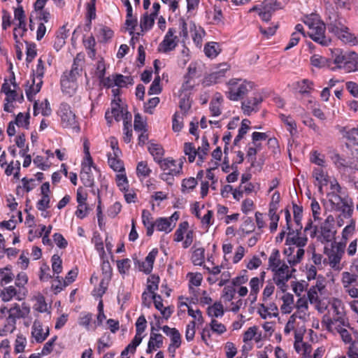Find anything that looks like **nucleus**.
<instances>
[{"mask_svg":"<svg viewBox=\"0 0 358 358\" xmlns=\"http://www.w3.org/2000/svg\"><path fill=\"white\" fill-rule=\"evenodd\" d=\"M303 22L309 29L308 35L315 42L324 46H328L331 43V38L325 35L326 25L317 15L306 16Z\"/></svg>","mask_w":358,"mask_h":358,"instance_id":"f257e3e1","label":"nucleus"},{"mask_svg":"<svg viewBox=\"0 0 358 358\" xmlns=\"http://www.w3.org/2000/svg\"><path fill=\"white\" fill-rule=\"evenodd\" d=\"M327 24L329 32L334 34L343 42L345 43H357L356 37L350 33L349 29L344 25L338 15L330 16Z\"/></svg>","mask_w":358,"mask_h":358,"instance_id":"f03ea898","label":"nucleus"},{"mask_svg":"<svg viewBox=\"0 0 358 358\" xmlns=\"http://www.w3.org/2000/svg\"><path fill=\"white\" fill-rule=\"evenodd\" d=\"M229 90L226 92L227 97L231 101H238L243 97L254 87V83L241 79L233 78L228 82Z\"/></svg>","mask_w":358,"mask_h":358,"instance_id":"7ed1b4c3","label":"nucleus"},{"mask_svg":"<svg viewBox=\"0 0 358 358\" xmlns=\"http://www.w3.org/2000/svg\"><path fill=\"white\" fill-rule=\"evenodd\" d=\"M45 73L43 61L40 58L38 60V64L36 70H33L31 74V83L27 81L26 84L25 92L27 99L32 101L33 96L40 92L43 85V77Z\"/></svg>","mask_w":358,"mask_h":358,"instance_id":"20e7f679","label":"nucleus"},{"mask_svg":"<svg viewBox=\"0 0 358 358\" xmlns=\"http://www.w3.org/2000/svg\"><path fill=\"white\" fill-rule=\"evenodd\" d=\"M345 245L341 242L331 243L330 247L325 246L324 253L327 256L330 266L336 271L341 270V260L345 252Z\"/></svg>","mask_w":358,"mask_h":358,"instance_id":"39448f33","label":"nucleus"},{"mask_svg":"<svg viewBox=\"0 0 358 358\" xmlns=\"http://www.w3.org/2000/svg\"><path fill=\"white\" fill-rule=\"evenodd\" d=\"M329 313L331 315L336 322L341 326L348 327L349 322L345 315L344 305L341 300L334 299L330 303Z\"/></svg>","mask_w":358,"mask_h":358,"instance_id":"423d86ee","label":"nucleus"},{"mask_svg":"<svg viewBox=\"0 0 358 358\" xmlns=\"http://www.w3.org/2000/svg\"><path fill=\"white\" fill-rule=\"evenodd\" d=\"M58 114L61 117V124L63 127L79 129L76 115L71 110L69 105L67 103H62L59 106Z\"/></svg>","mask_w":358,"mask_h":358,"instance_id":"0eeeda50","label":"nucleus"},{"mask_svg":"<svg viewBox=\"0 0 358 358\" xmlns=\"http://www.w3.org/2000/svg\"><path fill=\"white\" fill-rule=\"evenodd\" d=\"M262 96L259 93H254L252 97L248 98L241 103L243 113L250 115L252 112L259 110V105L262 102Z\"/></svg>","mask_w":358,"mask_h":358,"instance_id":"6e6552de","label":"nucleus"},{"mask_svg":"<svg viewBox=\"0 0 358 358\" xmlns=\"http://www.w3.org/2000/svg\"><path fill=\"white\" fill-rule=\"evenodd\" d=\"M161 327L159 324H157V329H155L154 326L151 327L150 338L148 343V348L146 350L147 353H151L152 351L156 350L157 348H160L163 345L164 337L161 334H158Z\"/></svg>","mask_w":358,"mask_h":358,"instance_id":"1a4fd4ad","label":"nucleus"},{"mask_svg":"<svg viewBox=\"0 0 358 358\" xmlns=\"http://www.w3.org/2000/svg\"><path fill=\"white\" fill-rule=\"evenodd\" d=\"M333 225H328L327 224H322L320 228V231L317 226H314V229L311 232V237H315L317 232H320V235L318 238L322 243L330 242L334 238V231L332 230Z\"/></svg>","mask_w":358,"mask_h":358,"instance_id":"9d476101","label":"nucleus"},{"mask_svg":"<svg viewBox=\"0 0 358 358\" xmlns=\"http://www.w3.org/2000/svg\"><path fill=\"white\" fill-rule=\"evenodd\" d=\"M182 160L180 159V162L178 164H176V160L168 157L162 159L159 164L163 171H167V173L171 175L177 176L182 172Z\"/></svg>","mask_w":358,"mask_h":358,"instance_id":"9b49d317","label":"nucleus"},{"mask_svg":"<svg viewBox=\"0 0 358 358\" xmlns=\"http://www.w3.org/2000/svg\"><path fill=\"white\" fill-rule=\"evenodd\" d=\"M229 69V66L227 64H220L218 70L210 73L207 76L205 77L203 83L206 85H210L212 84H215L219 80L224 77L225 73Z\"/></svg>","mask_w":358,"mask_h":358,"instance_id":"f8f14e48","label":"nucleus"},{"mask_svg":"<svg viewBox=\"0 0 358 358\" xmlns=\"http://www.w3.org/2000/svg\"><path fill=\"white\" fill-rule=\"evenodd\" d=\"M8 312L9 315L17 320L25 318L29 314L30 308L25 303H23L22 306L15 303Z\"/></svg>","mask_w":358,"mask_h":358,"instance_id":"ddd939ff","label":"nucleus"},{"mask_svg":"<svg viewBox=\"0 0 358 358\" xmlns=\"http://www.w3.org/2000/svg\"><path fill=\"white\" fill-rule=\"evenodd\" d=\"M31 334L37 343H42L49 335V328L47 327L46 331L44 333L41 322L35 320L33 324Z\"/></svg>","mask_w":358,"mask_h":358,"instance_id":"4468645a","label":"nucleus"},{"mask_svg":"<svg viewBox=\"0 0 358 358\" xmlns=\"http://www.w3.org/2000/svg\"><path fill=\"white\" fill-rule=\"evenodd\" d=\"M349 52H343L341 49H336L332 52L333 63L336 65V67L332 68L333 70L336 69H343L348 57Z\"/></svg>","mask_w":358,"mask_h":358,"instance_id":"2eb2a0df","label":"nucleus"},{"mask_svg":"<svg viewBox=\"0 0 358 358\" xmlns=\"http://www.w3.org/2000/svg\"><path fill=\"white\" fill-rule=\"evenodd\" d=\"M308 238L306 236H295L294 231L291 229L287 234L286 238V245H295L299 248L305 246L307 243Z\"/></svg>","mask_w":358,"mask_h":358,"instance_id":"dca6fc26","label":"nucleus"},{"mask_svg":"<svg viewBox=\"0 0 358 358\" xmlns=\"http://www.w3.org/2000/svg\"><path fill=\"white\" fill-rule=\"evenodd\" d=\"M313 177L315 179L319 191L322 192V187L327 185L329 182L328 176L321 168H315L313 171Z\"/></svg>","mask_w":358,"mask_h":358,"instance_id":"f3484780","label":"nucleus"},{"mask_svg":"<svg viewBox=\"0 0 358 358\" xmlns=\"http://www.w3.org/2000/svg\"><path fill=\"white\" fill-rule=\"evenodd\" d=\"M334 209L341 211L343 217L350 218L353 212V202L351 199L348 197L345 198V199Z\"/></svg>","mask_w":358,"mask_h":358,"instance_id":"a211bd4d","label":"nucleus"},{"mask_svg":"<svg viewBox=\"0 0 358 358\" xmlns=\"http://www.w3.org/2000/svg\"><path fill=\"white\" fill-rule=\"evenodd\" d=\"M111 113L117 122L120 121L122 119L124 120H131V115L128 112L124 113L123 108L116 102L112 103Z\"/></svg>","mask_w":358,"mask_h":358,"instance_id":"6ab92c4d","label":"nucleus"},{"mask_svg":"<svg viewBox=\"0 0 358 358\" xmlns=\"http://www.w3.org/2000/svg\"><path fill=\"white\" fill-rule=\"evenodd\" d=\"M80 69L79 64L76 59H75L72 65L71 70L68 73V74H65L61 80L62 86L64 87L66 84L69 83L70 81H73L76 76L79 75Z\"/></svg>","mask_w":358,"mask_h":358,"instance_id":"aec40b11","label":"nucleus"},{"mask_svg":"<svg viewBox=\"0 0 358 358\" xmlns=\"http://www.w3.org/2000/svg\"><path fill=\"white\" fill-rule=\"evenodd\" d=\"M157 254L158 250L157 248L152 249L146 257L145 261L142 263V270L145 273H150L152 271Z\"/></svg>","mask_w":358,"mask_h":358,"instance_id":"412c9836","label":"nucleus"},{"mask_svg":"<svg viewBox=\"0 0 358 358\" xmlns=\"http://www.w3.org/2000/svg\"><path fill=\"white\" fill-rule=\"evenodd\" d=\"M154 225L157 231L169 233L175 227L176 223L171 224L170 220L166 217H159L154 222Z\"/></svg>","mask_w":358,"mask_h":358,"instance_id":"4be33fe9","label":"nucleus"},{"mask_svg":"<svg viewBox=\"0 0 358 358\" xmlns=\"http://www.w3.org/2000/svg\"><path fill=\"white\" fill-rule=\"evenodd\" d=\"M108 162L110 167L115 171L124 172V163L119 159V156H115L110 153L108 154Z\"/></svg>","mask_w":358,"mask_h":358,"instance_id":"5701e85b","label":"nucleus"},{"mask_svg":"<svg viewBox=\"0 0 358 358\" xmlns=\"http://www.w3.org/2000/svg\"><path fill=\"white\" fill-rule=\"evenodd\" d=\"M148 150L150 153L153 156L154 160L157 163L159 164L161 162L162 160V158L164 154V150L160 145L151 143L148 147Z\"/></svg>","mask_w":358,"mask_h":358,"instance_id":"b1692460","label":"nucleus"},{"mask_svg":"<svg viewBox=\"0 0 358 358\" xmlns=\"http://www.w3.org/2000/svg\"><path fill=\"white\" fill-rule=\"evenodd\" d=\"M176 38L177 36H174L173 38L164 37L162 42L159 44V50L164 52H168L175 49L177 45V43L176 42Z\"/></svg>","mask_w":358,"mask_h":358,"instance_id":"393cba45","label":"nucleus"},{"mask_svg":"<svg viewBox=\"0 0 358 358\" xmlns=\"http://www.w3.org/2000/svg\"><path fill=\"white\" fill-rule=\"evenodd\" d=\"M210 148L209 143L206 136L202 138V145L201 147H199L196 150V155L198 156L199 161L201 163H203L204 159H206V155H208V152Z\"/></svg>","mask_w":358,"mask_h":358,"instance_id":"a878e982","label":"nucleus"},{"mask_svg":"<svg viewBox=\"0 0 358 358\" xmlns=\"http://www.w3.org/2000/svg\"><path fill=\"white\" fill-rule=\"evenodd\" d=\"M206 55L210 58H215L220 52V45L217 43L210 42L204 47Z\"/></svg>","mask_w":358,"mask_h":358,"instance_id":"bb28decb","label":"nucleus"},{"mask_svg":"<svg viewBox=\"0 0 358 358\" xmlns=\"http://www.w3.org/2000/svg\"><path fill=\"white\" fill-rule=\"evenodd\" d=\"M331 62L324 57L315 55L310 57V64L318 68L329 67Z\"/></svg>","mask_w":358,"mask_h":358,"instance_id":"cd10ccee","label":"nucleus"},{"mask_svg":"<svg viewBox=\"0 0 358 358\" xmlns=\"http://www.w3.org/2000/svg\"><path fill=\"white\" fill-rule=\"evenodd\" d=\"M155 16L148 15V13H145L143 17L141 20L140 27L141 29V32H144L150 29L155 22Z\"/></svg>","mask_w":358,"mask_h":358,"instance_id":"c85d7f7f","label":"nucleus"},{"mask_svg":"<svg viewBox=\"0 0 358 358\" xmlns=\"http://www.w3.org/2000/svg\"><path fill=\"white\" fill-rule=\"evenodd\" d=\"M115 85L119 87H126L127 85H133L134 79L131 76H124L122 74H116L114 78Z\"/></svg>","mask_w":358,"mask_h":358,"instance_id":"c756f323","label":"nucleus"},{"mask_svg":"<svg viewBox=\"0 0 358 358\" xmlns=\"http://www.w3.org/2000/svg\"><path fill=\"white\" fill-rule=\"evenodd\" d=\"M352 54H355V52H349L348 57L343 68L345 71L348 73L357 71V60L355 59V57H354L352 56Z\"/></svg>","mask_w":358,"mask_h":358,"instance_id":"7c9ffc66","label":"nucleus"},{"mask_svg":"<svg viewBox=\"0 0 358 358\" xmlns=\"http://www.w3.org/2000/svg\"><path fill=\"white\" fill-rule=\"evenodd\" d=\"M272 271L275 273L273 278L282 279L287 277L289 279L291 278V275L289 273V266L286 264H283L280 266H279L275 270H272Z\"/></svg>","mask_w":358,"mask_h":358,"instance_id":"2f4dec72","label":"nucleus"},{"mask_svg":"<svg viewBox=\"0 0 358 358\" xmlns=\"http://www.w3.org/2000/svg\"><path fill=\"white\" fill-rule=\"evenodd\" d=\"M207 313L210 317H217L222 316L224 315L223 306L221 303L216 302L208 308Z\"/></svg>","mask_w":358,"mask_h":358,"instance_id":"473e14b6","label":"nucleus"},{"mask_svg":"<svg viewBox=\"0 0 358 358\" xmlns=\"http://www.w3.org/2000/svg\"><path fill=\"white\" fill-rule=\"evenodd\" d=\"M280 252L278 249H274L268 258V266L271 270H275L281 264Z\"/></svg>","mask_w":358,"mask_h":358,"instance_id":"72a5a7b5","label":"nucleus"},{"mask_svg":"<svg viewBox=\"0 0 358 358\" xmlns=\"http://www.w3.org/2000/svg\"><path fill=\"white\" fill-rule=\"evenodd\" d=\"M297 85L299 88V92L300 94L303 95L309 94L313 90V83L308 79H303L298 82Z\"/></svg>","mask_w":358,"mask_h":358,"instance_id":"f704fd0d","label":"nucleus"},{"mask_svg":"<svg viewBox=\"0 0 358 358\" xmlns=\"http://www.w3.org/2000/svg\"><path fill=\"white\" fill-rule=\"evenodd\" d=\"M204 252L205 250L203 248L194 250L192 255V261L194 265L201 266L203 263Z\"/></svg>","mask_w":358,"mask_h":358,"instance_id":"c9c22d12","label":"nucleus"},{"mask_svg":"<svg viewBox=\"0 0 358 358\" xmlns=\"http://www.w3.org/2000/svg\"><path fill=\"white\" fill-rule=\"evenodd\" d=\"M344 194L336 193L335 192H331L328 194V196L329 197V202L334 208L337 207L339 204H341L345 198L348 196H344Z\"/></svg>","mask_w":358,"mask_h":358,"instance_id":"e433bc0d","label":"nucleus"},{"mask_svg":"<svg viewBox=\"0 0 358 358\" xmlns=\"http://www.w3.org/2000/svg\"><path fill=\"white\" fill-rule=\"evenodd\" d=\"M184 152L188 156V160L190 163L193 162L196 156V149L192 143H185Z\"/></svg>","mask_w":358,"mask_h":358,"instance_id":"4c0bfd02","label":"nucleus"},{"mask_svg":"<svg viewBox=\"0 0 358 358\" xmlns=\"http://www.w3.org/2000/svg\"><path fill=\"white\" fill-rule=\"evenodd\" d=\"M151 169L148 166L147 162H140L137 164L136 174L138 177L147 178L150 176Z\"/></svg>","mask_w":358,"mask_h":358,"instance_id":"58836bf2","label":"nucleus"},{"mask_svg":"<svg viewBox=\"0 0 358 358\" xmlns=\"http://www.w3.org/2000/svg\"><path fill=\"white\" fill-rule=\"evenodd\" d=\"M116 182L121 191H128L129 182L124 172L116 175Z\"/></svg>","mask_w":358,"mask_h":358,"instance_id":"ea45409f","label":"nucleus"},{"mask_svg":"<svg viewBox=\"0 0 358 358\" xmlns=\"http://www.w3.org/2000/svg\"><path fill=\"white\" fill-rule=\"evenodd\" d=\"M159 282V278L155 275H150L148 278L147 290L153 295L155 291L158 289V284Z\"/></svg>","mask_w":358,"mask_h":358,"instance_id":"a19ab883","label":"nucleus"},{"mask_svg":"<svg viewBox=\"0 0 358 358\" xmlns=\"http://www.w3.org/2000/svg\"><path fill=\"white\" fill-rule=\"evenodd\" d=\"M188 227L189 224L187 222H182L179 224L178 228L176 229L174 234L175 241L180 242L182 241L184 238V233L187 231Z\"/></svg>","mask_w":358,"mask_h":358,"instance_id":"79ce46f5","label":"nucleus"},{"mask_svg":"<svg viewBox=\"0 0 358 358\" xmlns=\"http://www.w3.org/2000/svg\"><path fill=\"white\" fill-rule=\"evenodd\" d=\"M15 123L18 127H23L25 129H29V114L27 113L26 115H24L22 113H18L15 117Z\"/></svg>","mask_w":358,"mask_h":358,"instance_id":"37998d69","label":"nucleus"},{"mask_svg":"<svg viewBox=\"0 0 358 358\" xmlns=\"http://www.w3.org/2000/svg\"><path fill=\"white\" fill-rule=\"evenodd\" d=\"M113 36V31L108 27L101 26L99 29L98 37L101 38V42H107Z\"/></svg>","mask_w":358,"mask_h":358,"instance_id":"c03bdc74","label":"nucleus"},{"mask_svg":"<svg viewBox=\"0 0 358 358\" xmlns=\"http://www.w3.org/2000/svg\"><path fill=\"white\" fill-rule=\"evenodd\" d=\"M281 120L287 125V130L293 135L294 131H296V124L294 120L289 116L285 115H280Z\"/></svg>","mask_w":358,"mask_h":358,"instance_id":"a18cd8bd","label":"nucleus"},{"mask_svg":"<svg viewBox=\"0 0 358 358\" xmlns=\"http://www.w3.org/2000/svg\"><path fill=\"white\" fill-rule=\"evenodd\" d=\"M357 275L350 272H343L342 273V283L345 288L349 287L351 284L356 281Z\"/></svg>","mask_w":358,"mask_h":358,"instance_id":"49530a36","label":"nucleus"},{"mask_svg":"<svg viewBox=\"0 0 358 358\" xmlns=\"http://www.w3.org/2000/svg\"><path fill=\"white\" fill-rule=\"evenodd\" d=\"M124 141L127 143H129L132 136L131 120H124Z\"/></svg>","mask_w":358,"mask_h":358,"instance_id":"de8ad7c7","label":"nucleus"},{"mask_svg":"<svg viewBox=\"0 0 358 358\" xmlns=\"http://www.w3.org/2000/svg\"><path fill=\"white\" fill-rule=\"evenodd\" d=\"M310 160L312 163L317 164L320 166H324V156L317 150H314L310 154Z\"/></svg>","mask_w":358,"mask_h":358,"instance_id":"09e8293b","label":"nucleus"},{"mask_svg":"<svg viewBox=\"0 0 358 358\" xmlns=\"http://www.w3.org/2000/svg\"><path fill=\"white\" fill-rule=\"evenodd\" d=\"M52 268L55 273L59 274L62 271V260L58 255H54L51 259Z\"/></svg>","mask_w":358,"mask_h":358,"instance_id":"8fccbe9b","label":"nucleus"},{"mask_svg":"<svg viewBox=\"0 0 358 358\" xmlns=\"http://www.w3.org/2000/svg\"><path fill=\"white\" fill-rule=\"evenodd\" d=\"M303 209L302 207L297 206L296 204L293 205V213L294 220L297 227H300L302 229L301 218H302Z\"/></svg>","mask_w":358,"mask_h":358,"instance_id":"3c124183","label":"nucleus"},{"mask_svg":"<svg viewBox=\"0 0 358 358\" xmlns=\"http://www.w3.org/2000/svg\"><path fill=\"white\" fill-rule=\"evenodd\" d=\"M80 180L85 187H92L94 184V178L92 173H86L85 172H80Z\"/></svg>","mask_w":358,"mask_h":358,"instance_id":"603ef678","label":"nucleus"},{"mask_svg":"<svg viewBox=\"0 0 358 358\" xmlns=\"http://www.w3.org/2000/svg\"><path fill=\"white\" fill-rule=\"evenodd\" d=\"M222 100L221 98L213 99L210 103V110L213 116H218L221 114L220 106Z\"/></svg>","mask_w":358,"mask_h":358,"instance_id":"864d4df0","label":"nucleus"},{"mask_svg":"<svg viewBox=\"0 0 358 358\" xmlns=\"http://www.w3.org/2000/svg\"><path fill=\"white\" fill-rule=\"evenodd\" d=\"M17 294L15 288L13 286H9L4 288L1 292L2 300L4 301H10Z\"/></svg>","mask_w":358,"mask_h":358,"instance_id":"5fc2aeb1","label":"nucleus"},{"mask_svg":"<svg viewBox=\"0 0 358 358\" xmlns=\"http://www.w3.org/2000/svg\"><path fill=\"white\" fill-rule=\"evenodd\" d=\"M344 326L338 324L336 327L337 331L340 334L342 340L345 343H350L352 341V336L349 331L344 328Z\"/></svg>","mask_w":358,"mask_h":358,"instance_id":"6e6d98bb","label":"nucleus"},{"mask_svg":"<svg viewBox=\"0 0 358 358\" xmlns=\"http://www.w3.org/2000/svg\"><path fill=\"white\" fill-rule=\"evenodd\" d=\"M16 320L8 314L4 324L3 331L5 333H13L15 329Z\"/></svg>","mask_w":358,"mask_h":358,"instance_id":"4d7b16f0","label":"nucleus"},{"mask_svg":"<svg viewBox=\"0 0 358 358\" xmlns=\"http://www.w3.org/2000/svg\"><path fill=\"white\" fill-rule=\"evenodd\" d=\"M0 278L1 284H8L13 280L14 275L9 269L5 268L3 270H0Z\"/></svg>","mask_w":358,"mask_h":358,"instance_id":"13d9d810","label":"nucleus"},{"mask_svg":"<svg viewBox=\"0 0 358 358\" xmlns=\"http://www.w3.org/2000/svg\"><path fill=\"white\" fill-rule=\"evenodd\" d=\"M101 270L103 274V278L109 281L112 275V268L108 260H103L101 264Z\"/></svg>","mask_w":358,"mask_h":358,"instance_id":"bf43d9fd","label":"nucleus"},{"mask_svg":"<svg viewBox=\"0 0 358 358\" xmlns=\"http://www.w3.org/2000/svg\"><path fill=\"white\" fill-rule=\"evenodd\" d=\"M147 321L144 315H141L136 322V332L142 334L146 328Z\"/></svg>","mask_w":358,"mask_h":358,"instance_id":"052dcab7","label":"nucleus"},{"mask_svg":"<svg viewBox=\"0 0 358 358\" xmlns=\"http://www.w3.org/2000/svg\"><path fill=\"white\" fill-rule=\"evenodd\" d=\"M236 294V289L233 286H227L223 289L222 297L224 301H231Z\"/></svg>","mask_w":358,"mask_h":358,"instance_id":"680f3d73","label":"nucleus"},{"mask_svg":"<svg viewBox=\"0 0 358 358\" xmlns=\"http://www.w3.org/2000/svg\"><path fill=\"white\" fill-rule=\"evenodd\" d=\"M196 323L194 321L190 322L186 327L185 337L188 341H192L195 335Z\"/></svg>","mask_w":358,"mask_h":358,"instance_id":"e2e57ef3","label":"nucleus"},{"mask_svg":"<svg viewBox=\"0 0 358 358\" xmlns=\"http://www.w3.org/2000/svg\"><path fill=\"white\" fill-rule=\"evenodd\" d=\"M50 197L49 195H42L41 199H40L36 204L38 210L43 211L47 208H50Z\"/></svg>","mask_w":358,"mask_h":358,"instance_id":"0e129e2a","label":"nucleus"},{"mask_svg":"<svg viewBox=\"0 0 358 358\" xmlns=\"http://www.w3.org/2000/svg\"><path fill=\"white\" fill-rule=\"evenodd\" d=\"M210 328L213 331L216 332L219 334H223L226 331V327L222 323L218 322L216 320H212L210 324Z\"/></svg>","mask_w":358,"mask_h":358,"instance_id":"69168bd1","label":"nucleus"},{"mask_svg":"<svg viewBox=\"0 0 358 358\" xmlns=\"http://www.w3.org/2000/svg\"><path fill=\"white\" fill-rule=\"evenodd\" d=\"M53 240L59 248H65L68 245L66 240L61 234L55 233L53 235Z\"/></svg>","mask_w":358,"mask_h":358,"instance_id":"338daca9","label":"nucleus"},{"mask_svg":"<svg viewBox=\"0 0 358 358\" xmlns=\"http://www.w3.org/2000/svg\"><path fill=\"white\" fill-rule=\"evenodd\" d=\"M347 355L349 358H358V341H353L350 344Z\"/></svg>","mask_w":358,"mask_h":358,"instance_id":"774afa93","label":"nucleus"}]
</instances>
